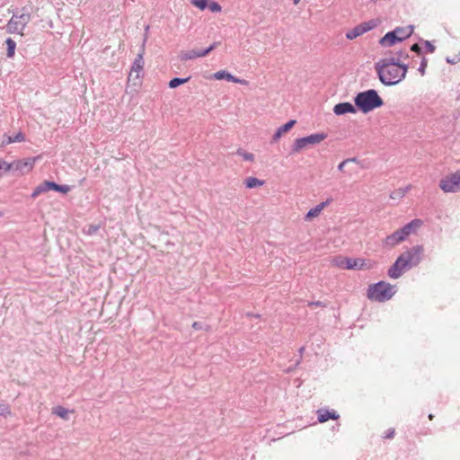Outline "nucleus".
I'll return each instance as SVG.
<instances>
[{
    "label": "nucleus",
    "mask_w": 460,
    "mask_h": 460,
    "mask_svg": "<svg viewBox=\"0 0 460 460\" xmlns=\"http://www.w3.org/2000/svg\"><path fill=\"white\" fill-rule=\"evenodd\" d=\"M402 55L400 52L398 58H382L375 64V70L383 84L394 85L405 78L408 66L399 63Z\"/></svg>",
    "instance_id": "nucleus-1"
},
{
    "label": "nucleus",
    "mask_w": 460,
    "mask_h": 460,
    "mask_svg": "<svg viewBox=\"0 0 460 460\" xmlns=\"http://www.w3.org/2000/svg\"><path fill=\"white\" fill-rule=\"evenodd\" d=\"M355 104L363 113H368L369 111L381 107L384 104V102L378 95L377 92L371 89L358 93L355 97Z\"/></svg>",
    "instance_id": "nucleus-2"
},
{
    "label": "nucleus",
    "mask_w": 460,
    "mask_h": 460,
    "mask_svg": "<svg viewBox=\"0 0 460 460\" xmlns=\"http://www.w3.org/2000/svg\"><path fill=\"white\" fill-rule=\"evenodd\" d=\"M421 225L422 221L420 219H414L411 221L401 229L386 236V238L384 240V245L385 247H394L397 245L398 243L403 242L410 234L415 233Z\"/></svg>",
    "instance_id": "nucleus-3"
},
{
    "label": "nucleus",
    "mask_w": 460,
    "mask_h": 460,
    "mask_svg": "<svg viewBox=\"0 0 460 460\" xmlns=\"http://www.w3.org/2000/svg\"><path fill=\"white\" fill-rule=\"evenodd\" d=\"M395 294V286L380 281L371 285L367 290V296L371 300L385 302L393 297Z\"/></svg>",
    "instance_id": "nucleus-4"
},
{
    "label": "nucleus",
    "mask_w": 460,
    "mask_h": 460,
    "mask_svg": "<svg viewBox=\"0 0 460 460\" xmlns=\"http://www.w3.org/2000/svg\"><path fill=\"white\" fill-rule=\"evenodd\" d=\"M30 21V13L13 14L6 24V31L9 33H18L23 36V31Z\"/></svg>",
    "instance_id": "nucleus-5"
},
{
    "label": "nucleus",
    "mask_w": 460,
    "mask_h": 460,
    "mask_svg": "<svg viewBox=\"0 0 460 460\" xmlns=\"http://www.w3.org/2000/svg\"><path fill=\"white\" fill-rule=\"evenodd\" d=\"M327 137L325 133H316L310 136L296 138L292 146L293 153H298L311 146L317 145Z\"/></svg>",
    "instance_id": "nucleus-6"
},
{
    "label": "nucleus",
    "mask_w": 460,
    "mask_h": 460,
    "mask_svg": "<svg viewBox=\"0 0 460 460\" xmlns=\"http://www.w3.org/2000/svg\"><path fill=\"white\" fill-rule=\"evenodd\" d=\"M439 187L445 192L460 191V170L443 178L439 182Z\"/></svg>",
    "instance_id": "nucleus-7"
},
{
    "label": "nucleus",
    "mask_w": 460,
    "mask_h": 460,
    "mask_svg": "<svg viewBox=\"0 0 460 460\" xmlns=\"http://www.w3.org/2000/svg\"><path fill=\"white\" fill-rule=\"evenodd\" d=\"M423 251L424 249L422 245H415L402 252L400 256L408 264V266L411 268L413 266H417L420 262Z\"/></svg>",
    "instance_id": "nucleus-8"
},
{
    "label": "nucleus",
    "mask_w": 460,
    "mask_h": 460,
    "mask_svg": "<svg viewBox=\"0 0 460 460\" xmlns=\"http://www.w3.org/2000/svg\"><path fill=\"white\" fill-rule=\"evenodd\" d=\"M144 47L142 48V50L140 53L137 54V58H135L131 70L128 75V81H135L140 79L142 76V72L144 69Z\"/></svg>",
    "instance_id": "nucleus-9"
},
{
    "label": "nucleus",
    "mask_w": 460,
    "mask_h": 460,
    "mask_svg": "<svg viewBox=\"0 0 460 460\" xmlns=\"http://www.w3.org/2000/svg\"><path fill=\"white\" fill-rule=\"evenodd\" d=\"M411 268L408 266V264L403 261V259L399 256L395 262L391 266V268L388 270V276L391 279H398L400 278L404 271L410 270Z\"/></svg>",
    "instance_id": "nucleus-10"
},
{
    "label": "nucleus",
    "mask_w": 460,
    "mask_h": 460,
    "mask_svg": "<svg viewBox=\"0 0 460 460\" xmlns=\"http://www.w3.org/2000/svg\"><path fill=\"white\" fill-rule=\"evenodd\" d=\"M376 22L374 21H370L367 22L361 23L355 28L349 30L346 33V38L349 40H354L358 38V36L367 32L368 31L372 30L376 27Z\"/></svg>",
    "instance_id": "nucleus-11"
},
{
    "label": "nucleus",
    "mask_w": 460,
    "mask_h": 460,
    "mask_svg": "<svg viewBox=\"0 0 460 460\" xmlns=\"http://www.w3.org/2000/svg\"><path fill=\"white\" fill-rule=\"evenodd\" d=\"M35 161V158L13 161L11 163L12 170L18 171L21 174H26L33 169Z\"/></svg>",
    "instance_id": "nucleus-12"
},
{
    "label": "nucleus",
    "mask_w": 460,
    "mask_h": 460,
    "mask_svg": "<svg viewBox=\"0 0 460 460\" xmlns=\"http://www.w3.org/2000/svg\"><path fill=\"white\" fill-rule=\"evenodd\" d=\"M216 45L213 44L209 46L208 49H191L187 51H181L180 54V58L182 61H187L190 59H194L196 58H201L207 56L210 51H212L215 49Z\"/></svg>",
    "instance_id": "nucleus-13"
},
{
    "label": "nucleus",
    "mask_w": 460,
    "mask_h": 460,
    "mask_svg": "<svg viewBox=\"0 0 460 460\" xmlns=\"http://www.w3.org/2000/svg\"><path fill=\"white\" fill-rule=\"evenodd\" d=\"M332 199H328L311 208L305 215V220L311 221L313 218L319 217L321 212L332 202Z\"/></svg>",
    "instance_id": "nucleus-14"
},
{
    "label": "nucleus",
    "mask_w": 460,
    "mask_h": 460,
    "mask_svg": "<svg viewBox=\"0 0 460 460\" xmlns=\"http://www.w3.org/2000/svg\"><path fill=\"white\" fill-rule=\"evenodd\" d=\"M371 267L370 263L367 262L364 259L357 258L352 259L349 258L347 262L346 269L347 270H365L369 269Z\"/></svg>",
    "instance_id": "nucleus-15"
},
{
    "label": "nucleus",
    "mask_w": 460,
    "mask_h": 460,
    "mask_svg": "<svg viewBox=\"0 0 460 460\" xmlns=\"http://www.w3.org/2000/svg\"><path fill=\"white\" fill-rule=\"evenodd\" d=\"M393 31L395 38H397L398 41L401 42L413 33V26L409 25L405 27H397Z\"/></svg>",
    "instance_id": "nucleus-16"
},
{
    "label": "nucleus",
    "mask_w": 460,
    "mask_h": 460,
    "mask_svg": "<svg viewBox=\"0 0 460 460\" xmlns=\"http://www.w3.org/2000/svg\"><path fill=\"white\" fill-rule=\"evenodd\" d=\"M356 108L349 102L338 103L333 108V112L336 115H344L347 113H356Z\"/></svg>",
    "instance_id": "nucleus-17"
},
{
    "label": "nucleus",
    "mask_w": 460,
    "mask_h": 460,
    "mask_svg": "<svg viewBox=\"0 0 460 460\" xmlns=\"http://www.w3.org/2000/svg\"><path fill=\"white\" fill-rule=\"evenodd\" d=\"M296 123V121L292 119V120H289L288 122H287L286 124L282 125L281 127H279L277 129V131L275 132V134L273 135L272 140L274 142L278 141L284 134L288 132L294 127V125Z\"/></svg>",
    "instance_id": "nucleus-18"
},
{
    "label": "nucleus",
    "mask_w": 460,
    "mask_h": 460,
    "mask_svg": "<svg viewBox=\"0 0 460 460\" xmlns=\"http://www.w3.org/2000/svg\"><path fill=\"white\" fill-rule=\"evenodd\" d=\"M357 162V159L356 158H348V159H345L344 161H342L339 165H338V170L341 171V172H343L344 173H346L347 175L349 176H352L354 173H355V171L353 170V168H347L348 165L351 163H356Z\"/></svg>",
    "instance_id": "nucleus-19"
},
{
    "label": "nucleus",
    "mask_w": 460,
    "mask_h": 460,
    "mask_svg": "<svg viewBox=\"0 0 460 460\" xmlns=\"http://www.w3.org/2000/svg\"><path fill=\"white\" fill-rule=\"evenodd\" d=\"M50 185L51 181H44L42 183H40L34 189L33 192L31 193V197L35 199L41 193L51 190Z\"/></svg>",
    "instance_id": "nucleus-20"
},
{
    "label": "nucleus",
    "mask_w": 460,
    "mask_h": 460,
    "mask_svg": "<svg viewBox=\"0 0 460 460\" xmlns=\"http://www.w3.org/2000/svg\"><path fill=\"white\" fill-rule=\"evenodd\" d=\"M379 42L383 47H390L399 41L397 38H395L394 31H389L383 38L380 39Z\"/></svg>",
    "instance_id": "nucleus-21"
},
{
    "label": "nucleus",
    "mask_w": 460,
    "mask_h": 460,
    "mask_svg": "<svg viewBox=\"0 0 460 460\" xmlns=\"http://www.w3.org/2000/svg\"><path fill=\"white\" fill-rule=\"evenodd\" d=\"M338 418L339 415H337L335 411L331 412L323 410L318 411V420L321 423L327 421L329 419L336 420Z\"/></svg>",
    "instance_id": "nucleus-22"
},
{
    "label": "nucleus",
    "mask_w": 460,
    "mask_h": 460,
    "mask_svg": "<svg viewBox=\"0 0 460 460\" xmlns=\"http://www.w3.org/2000/svg\"><path fill=\"white\" fill-rule=\"evenodd\" d=\"M411 186L408 185L404 188H399L391 192L390 198L393 199H401L411 190Z\"/></svg>",
    "instance_id": "nucleus-23"
},
{
    "label": "nucleus",
    "mask_w": 460,
    "mask_h": 460,
    "mask_svg": "<svg viewBox=\"0 0 460 460\" xmlns=\"http://www.w3.org/2000/svg\"><path fill=\"white\" fill-rule=\"evenodd\" d=\"M206 78H208V79H215V80H226V81H230V73L226 71V70H222V71H218L217 73H214V74L210 75L209 76H206Z\"/></svg>",
    "instance_id": "nucleus-24"
},
{
    "label": "nucleus",
    "mask_w": 460,
    "mask_h": 460,
    "mask_svg": "<svg viewBox=\"0 0 460 460\" xmlns=\"http://www.w3.org/2000/svg\"><path fill=\"white\" fill-rule=\"evenodd\" d=\"M52 412L53 414L60 417L61 419L63 420H68L69 418V413H70V411H68L67 409H66L65 407L63 406H57L55 408H53L52 410Z\"/></svg>",
    "instance_id": "nucleus-25"
},
{
    "label": "nucleus",
    "mask_w": 460,
    "mask_h": 460,
    "mask_svg": "<svg viewBox=\"0 0 460 460\" xmlns=\"http://www.w3.org/2000/svg\"><path fill=\"white\" fill-rule=\"evenodd\" d=\"M244 182L245 186L249 189L261 187L264 184V181L259 180L255 177H248Z\"/></svg>",
    "instance_id": "nucleus-26"
},
{
    "label": "nucleus",
    "mask_w": 460,
    "mask_h": 460,
    "mask_svg": "<svg viewBox=\"0 0 460 460\" xmlns=\"http://www.w3.org/2000/svg\"><path fill=\"white\" fill-rule=\"evenodd\" d=\"M348 257L338 256L332 260V264L341 269H346L347 262L349 261Z\"/></svg>",
    "instance_id": "nucleus-27"
},
{
    "label": "nucleus",
    "mask_w": 460,
    "mask_h": 460,
    "mask_svg": "<svg viewBox=\"0 0 460 460\" xmlns=\"http://www.w3.org/2000/svg\"><path fill=\"white\" fill-rule=\"evenodd\" d=\"M50 188H51V190H55V191H58V192H61V193H67L71 190V187L68 186V185H58L57 184L56 182L54 181H51V185H50Z\"/></svg>",
    "instance_id": "nucleus-28"
},
{
    "label": "nucleus",
    "mask_w": 460,
    "mask_h": 460,
    "mask_svg": "<svg viewBox=\"0 0 460 460\" xmlns=\"http://www.w3.org/2000/svg\"><path fill=\"white\" fill-rule=\"evenodd\" d=\"M5 43L7 45V57L8 58H13L14 56V53H15L16 43L11 38H8L5 40Z\"/></svg>",
    "instance_id": "nucleus-29"
},
{
    "label": "nucleus",
    "mask_w": 460,
    "mask_h": 460,
    "mask_svg": "<svg viewBox=\"0 0 460 460\" xmlns=\"http://www.w3.org/2000/svg\"><path fill=\"white\" fill-rule=\"evenodd\" d=\"M189 81V78H173L169 82L170 88H176Z\"/></svg>",
    "instance_id": "nucleus-30"
},
{
    "label": "nucleus",
    "mask_w": 460,
    "mask_h": 460,
    "mask_svg": "<svg viewBox=\"0 0 460 460\" xmlns=\"http://www.w3.org/2000/svg\"><path fill=\"white\" fill-rule=\"evenodd\" d=\"M190 3L200 10L208 8L209 0H190Z\"/></svg>",
    "instance_id": "nucleus-31"
},
{
    "label": "nucleus",
    "mask_w": 460,
    "mask_h": 460,
    "mask_svg": "<svg viewBox=\"0 0 460 460\" xmlns=\"http://www.w3.org/2000/svg\"><path fill=\"white\" fill-rule=\"evenodd\" d=\"M99 228L98 225H89L83 229V232L87 235H93L98 232Z\"/></svg>",
    "instance_id": "nucleus-32"
},
{
    "label": "nucleus",
    "mask_w": 460,
    "mask_h": 460,
    "mask_svg": "<svg viewBox=\"0 0 460 460\" xmlns=\"http://www.w3.org/2000/svg\"><path fill=\"white\" fill-rule=\"evenodd\" d=\"M236 154L240 155L243 160L245 161H253L254 155L252 153H249L245 150L239 149L237 150Z\"/></svg>",
    "instance_id": "nucleus-33"
},
{
    "label": "nucleus",
    "mask_w": 460,
    "mask_h": 460,
    "mask_svg": "<svg viewBox=\"0 0 460 460\" xmlns=\"http://www.w3.org/2000/svg\"><path fill=\"white\" fill-rule=\"evenodd\" d=\"M12 170L11 163H7L0 159V176L3 172H6Z\"/></svg>",
    "instance_id": "nucleus-34"
},
{
    "label": "nucleus",
    "mask_w": 460,
    "mask_h": 460,
    "mask_svg": "<svg viewBox=\"0 0 460 460\" xmlns=\"http://www.w3.org/2000/svg\"><path fill=\"white\" fill-rule=\"evenodd\" d=\"M0 415L4 417L11 415V409L7 404H0Z\"/></svg>",
    "instance_id": "nucleus-35"
},
{
    "label": "nucleus",
    "mask_w": 460,
    "mask_h": 460,
    "mask_svg": "<svg viewBox=\"0 0 460 460\" xmlns=\"http://www.w3.org/2000/svg\"><path fill=\"white\" fill-rule=\"evenodd\" d=\"M208 8L212 13H217V12L221 11V6L217 2H213V1H209Z\"/></svg>",
    "instance_id": "nucleus-36"
},
{
    "label": "nucleus",
    "mask_w": 460,
    "mask_h": 460,
    "mask_svg": "<svg viewBox=\"0 0 460 460\" xmlns=\"http://www.w3.org/2000/svg\"><path fill=\"white\" fill-rule=\"evenodd\" d=\"M13 143L15 142H22L25 140V137L22 132H18L16 135L13 137Z\"/></svg>",
    "instance_id": "nucleus-37"
},
{
    "label": "nucleus",
    "mask_w": 460,
    "mask_h": 460,
    "mask_svg": "<svg viewBox=\"0 0 460 460\" xmlns=\"http://www.w3.org/2000/svg\"><path fill=\"white\" fill-rule=\"evenodd\" d=\"M232 83H238V84H241L243 85H248V81L244 80V79H239L234 75H232Z\"/></svg>",
    "instance_id": "nucleus-38"
},
{
    "label": "nucleus",
    "mask_w": 460,
    "mask_h": 460,
    "mask_svg": "<svg viewBox=\"0 0 460 460\" xmlns=\"http://www.w3.org/2000/svg\"><path fill=\"white\" fill-rule=\"evenodd\" d=\"M12 143H13V137L6 136V139L4 141H3L2 145L4 146V145L12 144Z\"/></svg>",
    "instance_id": "nucleus-39"
},
{
    "label": "nucleus",
    "mask_w": 460,
    "mask_h": 460,
    "mask_svg": "<svg viewBox=\"0 0 460 460\" xmlns=\"http://www.w3.org/2000/svg\"><path fill=\"white\" fill-rule=\"evenodd\" d=\"M425 45L429 52H434L435 47L429 41H425Z\"/></svg>",
    "instance_id": "nucleus-40"
},
{
    "label": "nucleus",
    "mask_w": 460,
    "mask_h": 460,
    "mask_svg": "<svg viewBox=\"0 0 460 460\" xmlns=\"http://www.w3.org/2000/svg\"><path fill=\"white\" fill-rule=\"evenodd\" d=\"M426 66H427V63L425 60H423L420 64V66L419 68V71L423 75L424 74V71H425V68H426Z\"/></svg>",
    "instance_id": "nucleus-41"
},
{
    "label": "nucleus",
    "mask_w": 460,
    "mask_h": 460,
    "mask_svg": "<svg viewBox=\"0 0 460 460\" xmlns=\"http://www.w3.org/2000/svg\"><path fill=\"white\" fill-rule=\"evenodd\" d=\"M411 50H412V51H414V52H420V48L419 47V45H418V44H413V45L411 46Z\"/></svg>",
    "instance_id": "nucleus-42"
},
{
    "label": "nucleus",
    "mask_w": 460,
    "mask_h": 460,
    "mask_svg": "<svg viewBox=\"0 0 460 460\" xmlns=\"http://www.w3.org/2000/svg\"><path fill=\"white\" fill-rule=\"evenodd\" d=\"M394 429H390V430L388 431V433H387V435H386V438H392L394 437Z\"/></svg>",
    "instance_id": "nucleus-43"
},
{
    "label": "nucleus",
    "mask_w": 460,
    "mask_h": 460,
    "mask_svg": "<svg viewBox=\"0 0 460 460\" xmlns=\"http://www.w3.org/2000/svg\"><path fill=\"white\" fill-rule=\"evenodd\" d=\"M192 327L196 330H199L201 328L200 323L198 322L193 323Z\"/></svg>",
    "instance_id": "nucleus-44"
},
{
    "label": "nucleus",
    "mask_w": 460,
    "mask_h": 460,
    "mask_svg": "<svg viewBox=\"0 0 460 460\" xmlns=\"http://www.w3.org/2000/svg\"><path fill=\"white\" fill-rule=\"evenodd\" d=\"M292 1H293V3H294L295 4H297L300 2V0H292Z\"/></svg>",
    "instance_id": "nucleus-45"
},
{
    "label": "nucleus",
    "mask_w": 460,
    "mask_h": 460,
    "mask_svg": "<svg viewBox=\"0 0 460 460\" xmlns=\"http://www.w3.org/2000/svg\"><path fill=\"white\" fill-rule=\"evenodd\" d=\"M429 420H432V419H433V415H432V414H429Z\"/></svg>",
    "instance_id": "nucleus-46"
},
{
    "label": "nucleus",
    "mask_w": 460,
    "mask_h": 460,
    "mask_svg": "<svg viewBox=\"0 0 460 460\" xmlns=\"http://www.w3.org/2000/svg\"><path fill=\"white\" fill-rule=\"evenodd\" d=\"M4 217V213L2 211H0V217Z\"/></svg>",
    "instance_id": "nucleus-47"
}]
</instances>
